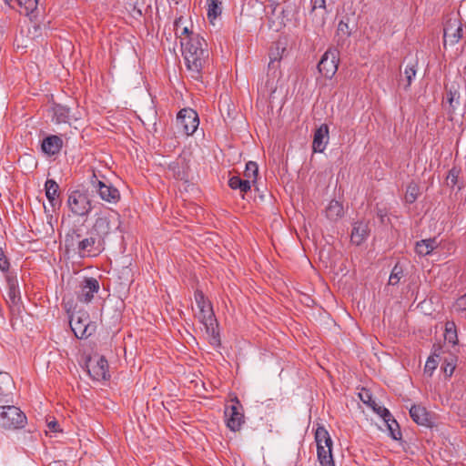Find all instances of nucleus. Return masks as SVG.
<instances>
[{"mask_svg": "<svg viewBox=\"0 0 466 466\" xmlns=\"http://www.w3.org/2000/svg\"><path fill=\"white\" fill-rule=\"evenodd\" d=\"M221 14V1H208V17L212 20Z\"/></svg>", "mask_w": 466, "mask_h": 466, "instance_id": "37", "label": "nucleus"}, {"mask_svg": "<svg viewBox=\"0 0 466 466\" xmlns=\"http://www.w3.org/2000/svg\"><path fill=\"white\" fill-rule=\"evenodd\" d=\"M420 188L417 183L410 182L406 188L405 201L406 203L412 204L416 201L419 196Z\"/></svg>", "mask_w": 466, "mask_h": 466, "instance_id": "35", "label": "nucleus"}, {"mask_svg": "<svg viewBox=\"0 0 466 466\" xmlns=\"http://www.w3.org/2000/svg\"><path fill=\"white\" fill-rule=\"evenodd\" d=\"M69 324L75 336L78 339H86L95 331V326L91 325L89 314L84 310L73 313L70 316Z\"/></svg>", "mask_w": 466, "mask_h": 466, "instance_id": "6", "label": "nucleus"}, {"mask_svg": "<svg viewBox=\"0 0 466 466\" xmlns=\"http://www.w3.org/2000/svg\"><path fill=\"white\" fill-rule=\"evenodd\" d=\"M191 35H195L193 32H189L188 28L187 27H184L181 31V34L179 35L180 37V42L183 40L184 42L187 41L188 37Z\"/></svg>", "mask_w": 466, "mask_h": 466, "instance_id": "47", "label": "nucleus"}, {"mask_svg": "<svg viewBox=\"0 0 466 466\" xmlns=\"http://www.w3.org/2000/svg\"><path fill=\"white\" fill-rule=\"evenodd\" d=\"M359 396L362 402L372 408V410L378 415H380V417H390V410L385 407L378 405L377 402L373 400L370 390H363L361 392H360Z\"/></svg>", "mask_w": 466, "mask_h": 466, "instance_id": "21", "label": "nucleus"}, {"mask_svg": "<svg viewBox=\"0 0 466 466\" xmlns=\"http://www.w3.org/2000/svg\"><path fill=\"white\" fill-rule=\"evenodd\" d=\"M315 441L317 443V448L321 446H329L332 445V440L329 436V431L325 429L324 426H319L315 431Z\"/></svg>", "mask_w": 466, "mask_h": 466, "instance_id": "32", "label": "nucleus"}, {"mask_svg": "<svg viewBox=\"0 0 466 466\" xmlns=\"http://www.w3.org/2000/svg\"><path fill=\"white\" fill-rule=\"evenodd\" d=\"M232 401L235 403L226 409L225 416L227 418V426L232 431H238L245 422L244 414L239 400L235 398Z\"/></svg>", "mask_w": 466, "mask_h": 466, "instance_id": "13", "label": "nucleus"}, {"mask_svg": "<svg viewBox=\"0 0 466 466\" xmlns=\"http://www.w3.org/2000/svg\"><path fill=\"white\" fill-rule=\"evenodd\" d=\"M198 318L204 325L208 335L209 336V343L215 347L220 345V336L218 330V324L213 312L212 306L200 309Z\"/></svg>", "mask_w": 466, "mask_h": 466, "instance_id": "5", "label": "nucleus"}, {"mask_svg": "<svg viewBox=\"0 0 466 466\" xmlns=\"http://www.w3.org/2000/svg\"><path fill=\"white\" fill-rule=\"evenodd\" d=\"M339 51L337 49H328L322 56L318 64L319 72L326 78H332L338 70Z\"/></svg>", "mask_w": 466, "mask_h": 466, "instance_id": "11", "label": "nucleus"}, {"mask_svg": "<svg viewBox=\"0 0 466 466\" xmlns=\"http://www.w3.org/2000/svg\"><path fill=\"white\" fill-rule=\"evenodd\" d=\"M9 268H10V263H9L7 258L5 257L3 249L0 248V269L3 272H7L9 270Z\"/></svg>", "mask_w": 466, "mask_h": 466, "instance_id": "42", "label": "nucleus"}, {"mask_svg": "<svg viewBox=\"0 0 466 466\" xmlns=\"http://www.w3.org/2000/svg\"><path fill=\"white\" fill-rule=\"evenodd\" d=\"M455 309L460 311H465L466 310V294L460 297L454 305Z\"/></svg>", "mask_w": 466, "mask_h": 466, "instance_id": "43", "label": "nucleus"}, {"mask_svg": "<svg viewBox=\"0 0 466 466\" xmlns=\"http://www.w3.org/2000/svg\"><path fill=\"white\" fill-rule=\"evenodd\" d=\"M404 276L403 274V267L400 262L396 263L393 267L390 278H389V285H398L401 278Z\"/></svg>", "mask_w": 466, "mask_h": 466, "instance_id": "36", "label": "nucleus"}, {"mask_svg": "<svg viewBox=\"0 0 466 466\" xmlns=\"http://www.w3.org/2000/svg\"><path fill=\"white\" fill-rule=\"evenodd\" d=\"M63 140L59 136L50 135L43 139L41 148L44 153L54 156L61 150Z\"/></svg>", "mask_w": 466, "mask_h": 466, "instance_id": "19", "label": "nucleus"}, {"mask_svg": "<svg viewBox=\"0 0 466 466\" xmlns=\"http://www.w3.org/2000/svg\"><path fill=\"white\" fill-rule=\"evenodd\" d=\"M329 142V127L320 125L314 132L312 148L314 152L322 153Z\"/></svg>", "mask_w": 466, "mask_h": 466, "instance_id": "16", "label": "nucleus"}, {"mask_svg": "<svg viewBox=\"0 0 466 466\" xmlns=\"http://www.w3.org/2000/svg\"><path fill=\"white\" fill-rule=\"evenodd\" d=\"M86 369L88 375L94 380H106L110 378L108 372V362L104 356L89 357L86 361Z\"/></svg>", "mask_w": 466, "mask_h": 466, "instance_id": "8", "label": "nucleus"}, {"mask_svg": "<svg viewBox=\"0 0 466 466\" xmlns=\"http://www.w3.org/2000/svg\"><path fill=\"white\" fill-rule=\"evenodd\" d=\"M278 56H279V53L275 56H272L271 55L269 56V58H270V61L268 63V67L269 68L270 67H275L276 66L275 64L279 62L280 57H279Z\"/></svg>", "mask_w": 466, "mask_h": 466, "instance_id": "48", "label": "nucleus"}, {"mask_svg": "<svg viewBox=\"0 0 466 466\" xmlns=\"http://www.w3.org/2000/svg\"><path fill=\"white\" fill-rule=\"evenodd\" d=\"M182 55L192 79L202 81L203 74L209 62L207 41L200 35H191L187 41H181Z\"/></svg>", "mask_w": 466, "mask_h": 466, "instance_id": "1", "label": "nucleus"}, {"mask_svg": "<svg viewBox=\"0 0 466 466\" xmlns=\"http://www.w3.org/2000/svg\"><path fill=\"white\" fill-rule=\"evenodd\" d=\"M438 247L435 238H427L416 243L415 250L420 256H427Z\"/></svg>", "mask_w": 466, "mask_h": 466, "instance_id": "28", "label": "nucleus"}, {"mask_svg": "<svg viewBox=\"0 0 466 466\" xmlns=\"http://www.w3.org/2000/svg\"><path fill=\"white\" fill-rule=\"evenodd\" d=\"M90 183L94 190L104 201L116 204L120 200L119 190L111 184H106L99 180L95 173H93Z\"/></svg>", "mask_w": 466, "mask_h": 466, "instance_id": "10", "label": "nucleus"}, {"mask_svg": "<svg viewBox=\"0 0 466 466\" xmlns=\"http://www.w3.org/2000/svg\"><path fill=\"white\" fill-rule=\"evenodd\" d=\"M80 238L79 230L73 229L66 237V247H73L75 240H77V253L81 258L96 257L104 251L105 243L103 239H99L91 230L87 238L83 239H80Z\"/></svg>", "mask_w": 466, "mask_h": 466, "instance_id": "2", "label": "nucleus"}, {"mask_svg": "<svg viewBox=\"0 0 466 466\" xmlns=\"http://www.w3.org/2000/svg\"><path fill=\"white\" fill-rule=\"evenodd\" d=\"M454 360L451 359V361L447 362L446 366L443 368L444 372L447 376L451 377L455 370V363L453 361Z\"/></svg>", "mask_w": 466, "mask_h": 466, "instance_id": "44", "label": "nucleus"}, {"mask_svg": "<svg viewBox=\"0 0 466 466\" xmlns=\"http://www.w3.org/2000/svg\"><path fill=\"white\" fill-rule=\"evenodd\" d=\"M461 174V168L453 167L449 170L446 177V183L448 186L453 187L458 183V178Z\"/></svg>", "mask_w": 466, "mask_h": 466, "instance_id": "39", "label": "nucleus"}, {"mask_svg": "<svg viewBox=\"0 0 466 466\" xmlns=\"http://www.w3.org/2000/svg\"><path fill=\"white\" fill-rule=\"evenodd\" d=\"M258 175V167L256 162L249 161L246 164V168L244 171L245 179H248L251 181L252 185L256 184L257 177Z\"/></svg>", "mask_w": 466, "mask_h": 466, "instance_id": "34", "label": "nucleus"}, {"mask_svg": "<svg viewBox=\"0 0 466 466\" xmlns=\"http://www.w3.org/2000/svg\"><path fill=\"white\" fill-rule=\"evenodd\" d=\"M26 423V416L17 407L0 405V427L6 430L21 429Z\"/></svg>", "mask_w": 466, "mask_h": 466, "instance_id": "3", "label": "nucleus"}, {"mask_svg": "<svg viewBox=\"0 0 466 466\" xmlns=\"http://www.w3.org/2000/svg\"><path fill=\"white\" fill-rule=\"evenodd\" d=\"M53 119L56 121V124H71V120H76V117H75L71 114V110L68 106L61 104H55L53 106Z\"/></svg>", "mask_w": 466, "mask_h": 466, "instance_id": "20", "label": "nucleus"}, {"mask_svg": "<svg viewBox=\"0 0 466 466\" xmlns=\"http://www.w3.org/2000/svg\"><path fill=\"white\" fill-rule=\"evenodd\" d=\"M119 225L120 221L118 213L113 212L108 214H101L96 218L91 231L99 239H103L105 242L106 238L112 231L113 227L115 228H118Z\"/></svg>", "mask_w": 466, "mask_h": 466, "instance_id": "4", "label": "nucleus"}, {"mask_svg": "<svg viewBox=\"0 0 466 466\" xmlns=\"http://www.w3.org/2000/svg\"><path fill=\"white\" fill-rule=\"evenodd\" d=\"M67 206L70 211L78 217L87 216L92 210L91 200L86 193L80 190L70 193L67 198Z\"/></svg>", "mask_w": 466, "mask_h": 466, "instance_id": "7", "label": "nucleus"}, {"mask_svg": "<svg viewBox=\"0 0 466 466\" xmlns=\"http://www.w3.org/2000/svg\"><path fill=\"white\" fill-rule=\"evenodd\" d=\"M459 98L460 95L456 89L451 88L447 91L446 101L449 104L448 114L449 118L451 120L453 119V115L455 114L456 106L457 105H459Z\"/></svg>", "mask_w": 466, "mask_h": 466, "instance_id": "31", "label": "nucleus"}, {"mask_svg": "<svg viewBox=\"0 0 466 466\" xmlns=\"http://www.w3.org/2000/svg\"><path fill=\"white\" fill-rule=\"evenodd\" d=\"M445 340L455 346L458 344V335L456 325L453 321H447L445 324Z\"/></svg>", "mask_w": 466, "mask_h": 466, "instance_id": "33", "label": "nucleus"}, {"mask_svg": "<svg viewBox=\"0 0 466 466\" xmlns=\"http://www.w3.org/2000/svg\"><path fill=\"white\" fill-rule=\"evenodd\" d=\"M390 431V437L395 441L401 440V431L397 420L390 413V417H381Z\"/></svg>", "mask_w": 466, "mask_h": 466, "instance_id": "30", "label": "nucleus"}, {"mask_svg": "<svg viewBox=\"0 0 466 466\" xmlns=\"http://www.w3.org/2000/svg\"><path fill=\"white\" fill-rule=\"evenodd\" d=\"M318 460L321 466H335L332 457V445L321 446L317 449Z\"/></svg>", "mask_w": 466, "mask_h": 466, "instance_id": "27", "label": "nucleus"}, {"mask_svg": "<svg viewBox=\"0 0 466 466\" xmlns=\"http://www.w3.org/2000/svg\"><path fill=\"white\" fill-rule=\"evenodd\" d=\"M462 24L458 17H450L443 28V45L454 46L462 38Z\"/></svg>", "mask_w": 466, "mask_h": 466, "instance_id": "12", "label": "nucleus"}, {"mask_svg": "<svg viewBox=\"0 0 466 466\" xmlns=\"http://www.w3.org/2000/svg\"><path fill=\"white\" fill-rule=\"evenodd\" d=\"M369 233L368 223L365 221H357L353 224L350 241L352 244L360 246L367 239Z\"/></svg>", "mask_w": 466, "mask_h": 466, "instance_id": "18", "label": "nucleus"}, {"mask_svg": "<svg viewBox=\"0 0 466 466\" xmlns=\"http://www.w3.org/2000/svg\"><path fill=\"white\" fill-rule=\"evenodd\" d=\"M326 217L330 221H338L344 215V208L338 200H331L325 209Z\"/></svg>", "mask_w": 466, "mask_h": 466, "instance_id": "25", "label": "nucleus"}, {"mask_svg": "<svg viewBox=\"0 0 466 466\" xmlns=\"http://www.w3.org/2000/svg\"><path fill=\"white\" fill-rule=\"evenodd\" d=\"M376 214H377V217L380 218V221L384 224L385 223V219L388 216V212L385 208H377V211H376Z\"/></svg>", "mask_w": 466, "mask_h": 466, "instance_id": "46", "label": "nucleus"}, {"mask_svg": "<svg viewBox=\"0 0 466 466\" xmlns=\"http://www.w3.org/2000/svg\"><path fill=\"white\" fill-rule=\"evenodd\" d=\"M228 186L232 189H239L241 193H247L251 189V181L242 179L238 176H233L228 180Z\"/></svg>", "mask_w": 466, "mask_h": 466, "instance_id": "29", "label": "nucleus"}, {"mask_svg": "<svg viewBox=\"0 0 466 466\" xmlns=\"http://www.w3.org/2000/svg\"><path fill=\"white\" fill-rule=\"evenodd\" d=\"M410 415L419 425L431 427L433 424L431 413L423 406L412 405L410 409Z\"/></svg>", "mask_w": 466, "mask_h": 466, "instance_id": "17", "label": "nucleus"}, {"mask_svg": "<svg viewBox=\"0 0 466 466\" xmlns=\"http://www.w3.org/2000/svg\"><path fill=\"white\" fill-rule=\"evenodd\" d=\"M350 17L344 16L339 23L337 28L338 45H342L351 35L353 26L350 25Z\"/></svg>", "mask_w": 466, "mask_h": 466, "instance_id": "24", "label": "nucleus"}, {"mask_svg": "<svg viewBox=\"0 0 466 466\" xmlns=\"http://www.w3.org/2000/svg\"><path fill=\"white\" fill-rule=\"evenodd\" d=\"M195 300L198 309L211 306V303L206 299L205 295L201 290L195 291Z\"/></svg>", "mask_w": 466, "mask_h": 466, "instance_id": "40", "label": "nucleus"}, {"mask_svg": "<svg viewBox=\"0 0 466 466\" xmlns=\"http://www.w3.org/2000/svg\"><path fill=\"white\" fill-rule=\"evenodd\" d=\"M312 11H315L318 8H322L326 10V0H312Z\"/></svg>", "mask_w": 466, "mask_h": 466, "instance_id": "45", "label": "nucleus"}, {"mask_svg": "<svg viewBox=\"0 0 466 466\" xmlns=\"http://www.w3.org/2000/svg\"><path fill=\"white\" fill-rule=\"evenodd\" d=\"M416 62L408 64L404 69L403 75H400L399 79V85L402 86L405 90H407L414 79L416 76Z\"/></svg>", "mask_w": 466, "mask_h": 466, "instance_id": "26", "label": "nucleus"}, {"mask_svg": "<svg viewBox=\"0 0 466 466\" xmlns=\"http://www.w3.org/2000/svg\"><path fill=\"white\" fill-rule=\"evenodd\" d=\"M6 5H8L11 8L15 9L14 0H4Z\"/></svg>", "mask_w": 466, "mask_h": 466, "instance_id": "50", "label": "nucleus"}, {"mask_svg": "<svg viewBox=\"0 0 466 466\" xmlns=\"http://www.w3.org/2000/svg\"><path fill=\"white\" fill-rule=\"evenodd\" d=\"M167 169L175 179L185 183L189 181V159L185 155H180L175 161L171 162Z\"/></svg>", "mask_w": 466, "mask_h": 466, "instance_id": "14", "label": "nucleus"}, {"mask_svg": "<svg viewBox=\"0 0 466 466\" xmlns=\"http://www.w3.org/2000/svg\"><path fill=\"white\" fill-rule=\"evenodd\" d=\"M199 125L198 113L191 108L181 109L177 116V126L187 136L192 135Z\"/></svg>", "mask_w": 466, "mask_h": 466, "instance_id": "9", "label": "nucleus"}, {"mask_svg": "<svg viewBox=\"0 0 466 466\" xmlns=\"http://www.w3.org/2000/svg\"><path fill=\"white\" fill-rule=\"evenodd\" d=\"M438 366V361L434 357H429L425 367H424V373L428 374L429 376L432 375V372L436 370Z\"/></svg>", "mask_w": 466, "mask_h": 466, "instance_id": "41", "label": "nucleus"}, {"mask_svg": "<svg viewBox=\"0 0 466 466\" xmlns=\"http://www.w3.org/2000/svg\"><path fill=\"white\" fill-rule=\"evenodd\" d=\"M58 423L56 420H51L47 423V427L50 431L56 432L58 431Z\"/></svg>", "mask_w": 466, "mask_h": 466, "instance_id": "49", "label": "nucleus"}, {"mask_svg": "<svg viewBox=\"0 0 466 466\" xmlns=\"http://www.w3.org/2000/svg\"><path fill=\"white\" fill-rule=\"evenodd\" d=\"M46 196L53 208L59 207V186L54 179H47L45 184Z\"/></svg>", "mask_w": 466, "mask_h": 466, "instance_id": "22", "label": "nucleus"}, {"mask_svg": "<svg viewBox=\"0 0 466 466\" xmlns=\"http://www.w3.org/2000/svg\"><path fill=\"white\" fill-rule=\"evenodd\" d=\"M15 8L21 15L30 16V19L35 16V13L37 11V0H14Z\"/></svg>", "mask_w": 466, "mask_h": 466, "instance_id": "23", "label": "nucleus"}, {"mask_svg": "<svg viewBox=\"0 0 466 466\" xmlns=\"http://www.w3.org/2000/svg\"><path fill=\"white\" fill-rule=\"evenodd\" d=\"M8 297L13 304H16L19 298V289L13 279H8Z\"/></svg>", "mask_w": 466, "mask_h": 466, "instance_id": "38", "label": "nucleus"}, {"mask_svg": "<svg viewBox=\"0 0 466 466\" xmlns=\"http://www.w3.org/2000/svg\"><path fill=\"white\" fill-rule=\"evenodd\" d=\"M99 282L95 278H85L79 285V289L76 292L77 299L84 303H89L94 294L99 290Z\"/></svg>", "mask_w": 466, "mask_h": 466, "instance_id": "15", "label": "nucleus"}]
</instances>
